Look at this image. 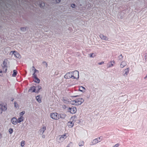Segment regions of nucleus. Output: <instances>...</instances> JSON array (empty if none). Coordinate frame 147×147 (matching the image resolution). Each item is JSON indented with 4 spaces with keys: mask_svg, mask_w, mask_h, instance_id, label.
I'll return each mask as SVG.
<instances>
[{
    "mask_svg": "<svg viewBox=\"0 0 147 147\" xmlns=\"http://www.w3.org/2000/svg\"><path fill=\"white\" fill-rule=\"evenodd\" d=\"M127 99V96L126 95L123 94L121 93L118 94L117 98L116 99L117 102L120 103H124Z\"/></svg>",
    "mask_w": 147,
    "mask_h": 147,
    "instance_id": "nucleus-1",
    "label": "nucleus"
},
{
    "mask_svg": "<svg viewBox=\"0 0 147 147\" xmlns=\"http://www.w3.org/2000/svg\"><path fill=\"white\" fill-rule=\"evenodd\" d=\"M84 101V100L82 98H80L75 100H71L70 101V103L72 105L77 106L81 105Z\"/></svg>",
    "mask_w": 147,
    "mask_h": 147,
    "instance_id": "nucleus-2",
    "label": "nucleus"
},
{
    "mask_svg": "<svg viewBox=\"0 0 147 147\" xmlns=\"http://www.w3.org/2000/svg\"><path fill=\"white\" fill-rule=\"evenodd\" d=\"M77 117L74 116L71 117L69 121L67 123V126L69 128H72L74 125V123L76 120Z\"/></svg>",
    "mask_w": 147,
    "mask_h": 147,
    "instance_id": "nucleus-3",
    "label": "nucleus"
},
{
    "mask_svg": "<svg viewBox=\"0 0 147 147\" xmlns=\"http://www.w3.org/2000/svg\"><path fill=\"white\" fill-rule=\"evenodd\" d=\"M41 89V87L39 86H38L36 87L33 86L29 89V91L31 92L38 93L39 92V90Z\"/></svg>",
    "mask_w": 147,
    "mask_h": 147,
    "instance_id": "nucleus-4",
    "label": "nucleus"
},
{
    "mask_svg": "<svg viewBox=\"0 0 147 147\" xmlns=\"http://www.w3.org/2000/svg\"><path fill=\"white\" fill-rule=\"evenodd\" d=\"M7 109V105L2 102L0 103V112L2 113L3 112H5Z\"/></svg>",
    "mask_w": 147,
    "mask_h": 147,
    "instance_id": "nucleus-5",
    "label": "nucleus"
},
{
    "mask_svg": "<svg viewBox=\"0 0 147 147\" xmlns=\"http://www.w3.org/2000/svg\"><path fill=\"white\" fill-rule=\"evenodd\" d=\"M71 76H72V79H75L78 80L79 78V72L77 71H73L71 72Z\"/></svg>",
    "mask_w": 147,
    "mask_h": 147,
    "instance_id": "nucleus-6",
    "label": "nucleus"
},
{
    "mask_svg": "<svg viewBox=\"0 0 147 147\" xmlns=\"http://www.w3.org/2000/svg\"><path fill=\"white\" fill-rule=\"evenodd\" d=\"M50 117L52 119L58 120L59 118L57 113L56 112L52 113L50 114Z\"/></svg>",
    "mask_w": 147,
    "mask_h": 147,
    "instance_id": "nucleus-7",
    "label": "nucleus"
},
{
    "mask_svg": "<svg viewBox=\"0 0 147 147\" xmlns=\"http://www.w3.org/2000/svg\"><path fill=\"white\" fill-rule=\"evenodd\" d=\"M66 138V134H64L58 137L57 138V140L58 142L60 143L62 142Z\"/></svg>",
    "mask_w": 147,
    "mask_h": 147,
    "instance_id": "nucleus-8",
    "label": "nucleus"
},
{
    "mask_svg": "<svg viewBox=\"0 0 147 147\" xmlns=\"http://www.w3.org/2000/svg\"><path fill=\"white\" fill-rule=\"evenodd\" d=\"M9 55L11 56L13 55L16 58H20L21 57L20 55L17 51H11L9 53Z\"/></svg>",
    "mask_w": 147,
    "mask_h": 147,
    "instance_id": "nucleus-9",
    "label": "nucleus"
},
{
    "mask_svg": "<svg viewBox=\"0 0 147 147\" xmlns=\"http://www.w3.org/2000/svg\"><path fill=\"white\" fill-rule=\"evenodd\" d=\"M67 110L68 112L72 114L75 113L77 111V109L75 107H72L71 108L67 107Z\"/></svg>",
    "mask_w": 147,
    "mask_h": 147,
    "instance_id": "nucleus-10",
    "label": "nucleus"
},
{
    "mask_svg": "<svg viewBox=\"0 0 147 147\" xmlns=\"http://www.w3.org/2000/svg\"><path fill=\"white\" fill-rule=\"evenodd\" d=\"M101 140V137H100L93 139L92 142V143L93 145H95L100 142Z\"/></svg>",
    "mask_w": 147,
    "mask_h": 147,
    "instance_id": "nucleus-11",
    "label": "nucleus"
},
{
    "mask_svg": "<svg viewBox=\"0 0 147 147\" xmlns=\"http://www.w3.org/2000/svg\"><path fill=\"white\" fill-rule=\"evenodd\" d=\"M11 122L13 125H16L18 123V119L15 117H13L11 119Z\"/></svg>",
    "mask_w": 147,
    "mask_h": 147,
    "instance_id": "nucleus-12",
    "label": "nucleus"
},
{
    "mask_svg": "<svg viewBox=\"0 0 147 147\" xmlns=\"http://www.w3.org/2000/svg\"><path fill=\"white\" fill-rule=\"evenodd\" d=\"M29 70L30 73L32 74L33 76H34V74H35V73L36 72H38V71L37 70L34 66L31 67L29 69Z\"/></svg>",
    "mask_w": 147,
    "mask_h": 147,
    "instance_id": "nucleus-13",
    "label": "nucleus"
},
{
    "mask_svg": "<svg viewBox=\"0 0 147 147\" xmlns=\"http://www.w3.org/2000/svg\"><path fill=\"white\" fill-rule=\"evenodd\" d=\"M72 77L71 72L67 73L64 76V78L66 79H72Z\"/></svg>",
    "mask_w": 147,
    "mask_h": 147,
    "instance_id": "nucleus-14",
    "label": "nucleus"
},
{
    "mask_svg": "<svg viewBox=\"0 0 147 147\" xmlns=\"http://www.w3.org/2000/svg\"><path fill=\"white\" fill-rule=\"evenodd\" d=\"M46 127L45 126H43L39 130L40 134L41 135H42L46 130Z\"/></svg>",
    "mask_w": 147,
    "mask_h": 147,
    "instance_id": "nucleus-15",
    "label": "nucleus"
},
{
    "mask_svg": "<svg viewBox=\"0 0 147 147\" xmlns=\"http://www.w3.org/2000/svg\"><path fill=\"white\" fill-rule=\"evenodd\" d=\"M99 37L100 38L103 40H108V38L107 36L102 34H100Z\"/></svg>",
    "mask_w": 147,
    "mask_h": 147,
    "instance_id": "nucleus-16",
    "label": "nucleus"
},
{
    "mask_svg": "<svg viewBox=\"0 0 147 147\" xmlns=\"http://www.w3.org/2000/svg\"><path fill=\"white\" fill-rule=\"evenodd\" d=\"M9 61L7 59H5L4 60L3 64L4 67H7V64L9 63Z\"/></svg>",
    "mask_w": 147,
    "mask_h": 147,
    "instance_id": "nucleus-17",
    "label": "nucleus"
},
{
    "mask_svg": "<svg viewBox=\"0 0 147 147\" xmlns=\"http://www.w3.org/2000/svg\"><path fill=\"white\" fill-rule=\"evenodd\" d=\"M33 76L34 78V82L37 83H39L40 82V80L37 78L36 75L35 74H34V76Z\"/></svg>",
    "mask_w": 147,
    "mask_h": 147,
    "instance_id": "nucleus-18",
    "label": "nucleus"
},
{
    "mask_svg": "<svg viewBox=\"0 0 147 147\" xmlns=\"http://www.w3.org/2000/svg\"><path fill=\"white\" fill-rule=\"evenodd\" d=\"M42 97L40 95L37 96L36 97V100L39 102L41 103V99Z\"/></svg>",
    "mask_w": 147,
    "mask_h": 147,
    "instance_id": "nucleus-19",
    "label": "nucleus"
},
{
    "mask_svg": "<svg viewBox=\"0 0 147 147\" xmlns=\"http://www.w3.org/2000/svg\"><path fill=\"white\" fill-rule=\"evenodd\" d=\"M24 117L22 116H20V117L18 119V123H20L21 122H22L24 120Z\"/></svg>",
    "mask_w": 147,
    "mask_h": 147,
    "instance_id": "nucleus-20",
    "label": "nucleus"
},
{
    "mask_svg": "<svg viewBox=\"0 0 147 147\" xmlns=\"http://www.w3.org/2000/svg\"><path fill=\"white\" fill-rule=\"evenodd\" d=\"M79 90L82 92L83 93L85 91V88L83 86H81L79 88Z\"/></svg>",
    "mask_w": 147,
    "mask_h": 147,
    "instance_id": "nucleus-21",
    "label": "nucleus"
},
{
    "mask_svg": "<svg viewBox=\"0 0 147 147\" xmlns=\"http://www.w3.org/2000/svg\"><path fill=\"white\" fill-rule=\"evenodd\" d=\"M126 65V63L124 61H123L121 62L120 65V66L121 67L123 68Z\"/></svg>",
    "mask_w": 147,
    "mask_h": 147,
    "instance_id": "nucleus-22",
    "label": "nucleus"
},
{
    "mask_svg": "<svg viewBox=\"0 0 147 147\" xmlns=\"http://www.w3.org/2000/svg\"><path fill=\"white\" fill-rule=\"evenodd\" d=\"M66 117V115L65 114L63 113L61 114L60 115V117L61 118L64 119H65Z\"/></svg>",
    "mask_w": 147,
    "mask_h": 147,
    "instance_id": "nucleus-23",
    "label": "nucleus"
},
{
    "mask_svg": "<svg viewBox=\"0 0 147 147\" xmlns=\"http://www.w3.org/2000/svg\"><path fill=\"white\" fill-rule=\"evenodd\" d=\"M84 145V142L83 141H80L78 143V146H83Z\"/></svg>",
    "mask_w": 147,
    "mask_h": 147,
    "instance_id": "nucleus-24",
    "label": "nucleus"
},
{
    "mask_svg": "<svg viewBox=\"0 0 147 147\" xmlns=\"http://www.w3.org/2000/svg\"><path fill=\"white\" fill-rule=\"evenodd\" d=\"M17 74V71L16 70L14 69L13 71V74H12V76L13 77H15Z\"/></svg>",
    "mask_w": 147,
    "mask_h": 147,
    "instance_id": "nucleus-25",
    "label": "nucleus"
},
{
    "mask_svg": "<svg viewBox=\"0 0 147 147\" xmlns=\"http://www.w3.org/2000/svg\"><path fill=\"white\" fill-rule=\"evenodd\" d=\"M25 145V142L24 140L20 142V146L21 147H24Z\"/></svg>",
    "mask_w": 147,
    "mask_h": 147,
    "instance_id": "nucleus-26",
    "label": "nucleus"
},
{
    "mask_svg": "<svg viewBox=\"0 0 147 147\" xmlns=\"http://www.w3.org/2000/svg\"><path fill=\"white\" fill-rule=\"evenodd\" d=\"M115 62L114 61H112V62H111L110 63V64H109V67H111L113 66V64Z\"/></svg>",
    "mask_w": 147,
    "mask_h": 147,
    "instance_id": "nucleus-27",
    "label": "nucleus"
},
{
    "mask_svg": "<svg viewBox=\"0 0 147 147\" xmlns=\"http://www.w3.org/2000/svg\"><path fill=\"white\" fill-rule=\"evenodd\" d=\"M129 72V69H127L125 70V74L127 75Z\"/></svg>",
    "mask_w": 147,
    "mask_h": 147,
    "instance_id": "nucleus-28",
    "label": "nucleus"
},
{
    "mask_svg": "<svg viewBox=\"0 0 147 147\" xmlns=\"http://www.w3.org/2000/svg\"><path fill=\"white\" fill-rule=\"evenodd\" d=\"M9 132L10 134H11L13 132V129L12 128H10L9 129Z\"/></svg>",
    "mask_w": 147,
    "mask_h": 147,
    "instance_id": "nucleus-29",
    "label": "nucleus"
},
{
    "mask_svg": "<svg viewBox=\"0 0 147 147\" xmlns=\"http://www.w3.org/2000/svg\"><path fill=\"white\" fill-rule=\"evenodd\" d=\"M25 111H22L20 113V116H22L25 113Z\"/></svg>",
    "mask_w": 147,
    "mask_h": 147,
    "instance_id": "nucleus-30",
    "label": "nucleus"
},
{
    "mask_svg": "<svg viewBox=\"0 0 147 147\" xmlns=\"http://www.w3.org/2000/svg\"><path fill=\"white\" fill-rule=\"evenodd\" d=\"M43 63L46 67L47 66V63L46 62L44 61L43 62Z\"/></svg>",
    "mask_w": 147,
    "mask_h": 147,
    "instance_id": "nucleus-31",
    "label": "nucleus"
},
{
    "mask_svg": "<svg viewBox=\"0 0 147 147\" xmlns=\"http://www.w3.org/2000/svg\"><path fill=\"white\" fill-rule=\"evenodd\" d=\"M119 146V144H115V145L113 146L112 147H118Z\"/></svg>",
    "mask_w": 147,
    "mask_h": 147,
    "instance_id": "nucleus-32",
    "label": "nucleus"
},
{
    "mask_svg": "<svg viewBox=\"0 0 147 147\" xmlns=\"http://www.w3.org/2000/svg\"><path fill=\"white\" fill-rule=\"evenodd\" d=\"M3 76L2 71L1 70H0V76Z\"/></svg>",
    "mask_w": 147,
    "mask_h": 147,
    "instance_id": "nucleus-33",
    "label": "nucleus"
},
{
    "mask_svg": "<svg viewBox=\"0 0 147 147\" xmlns=\"http://www.w3.org/2000/svg\"><path fill=\"white\" fill-rule=\"evenodd\" d=\"M71 6L72 8H74L75 7V5L74 4H72L71 5Z\"/></svg>",
    "mask_w": 147,
    "mask_h": 147,
    "instance_id": "nucleus-34",
    "label": "nucleus"
},
{
    "mask_svg": "<svg viewBox=\"0 0 147 147\" xmlns=\"http://www.w3.org/2000/svg\"><path fill=\"white\" fill-rule=\"evenodd\" d=\"M20 30H21L24 31L25 30V29L24 28H20Z\"/></svg>",
    "mask_w": 147,
    "mask_h": 147,
    "instance_id": "nucleus-35",
    "label": "nucleus"
},
{
    "mask_svg": "<svg viewBox=\"0 0 147 147\" xmlns=\"http://www.w3.org/2000/svg\"><path fill=\"white\" fill-rule=\"evenodd\" d=\"M56 1L57 3H59L60 2V0H56Z\"/></svg>",
    "mask_w": 147,
    "mask_h": 147,
    "instance_id": "nucleus-36",
    "label": "nucleus"
},
{
    "mask_svg": "<svg viewBox=\"0 0 147 147\" xmlns=\"http://www.w3.org/2000/svg\"><path fill=\"white\" fill-rule=\"evenodd\" d=\"M42 138H45V135H43L42 136Z\"/></svg>",
    "mask_w": 147,
    "mask_h": 147,
    "instance_id": "nucleus-37",
    "label": "nucleus"
},
{
    "mask_svg": "<svg viewBox=\"0 0 147 147\" xmlns=\"http://www.w3.org/2000/svg\"><path fill=\"white\" fill-rule=\"evenodd\" d=\"M93 55V53H92V54H91L90 55V57H93L92 56V55Z\"/></svg>",
    "mask_w": 147,
    "mask_h": 147,
    "instance_id": "nucleus-38",
    "label": "nucleus"
},
{
    "mask_svg": "<svg viewBox=\"0 0 147 147\" xmlns=\"http://www.w3.org/2000/svg\"><path fill=\"white\" fill-rule=\"evenodd\" d=\"M119 56L120 57H121V58H122L123 57L121 55H120Z\"/></svg>",
    "mask_w": 147,
    "mask_h": 147,
    "instance_id": "nucleus-39",
    "label": "nucleus"
},
{
    "mask_svg": "<svg viewBox=\"0 0 147 147\" xmlns=\"http://www.w3.org/2000/svg\"><path fill=\"white\" fill-rule=\"evenodd\" d=\"M14 104H15V106L16 107V103L15 102L14 103Z\"/></svg>",
    "mask_w": 147,
    "mask_h": 147,
    "instance_id": "nucleus-40",
    "label": "nucleus"
},
{
    "mask_svg": "<svg viewBox=\"0 0 147 147\" xmlns=\"http://www.w3.org/2000/svg\"><path fill=\"white\" fill-rule=\"evenodd\" d=\"M1 134H0V137H1Z\"/></svg>",
    "mask_w": 147,
    "mask_h": 147,
    "instance_id": "nucleus-41",
    "label": "nucleus"
},
{
    "mask_svg": "<svg viewBox=\"0 0 147 147\" xmlns=\"http://www.w3.org/2000/svg\"><path fill=\"white\" fill-rule=\"evenodd\" d=\"M76 96H74V97H76Z\"/></svg>",
    "mask_w": 147,
    "mask_h": 147,
    "instance_id": "nucleus-42",
    "label": "nucleus"
},
{
    "mask_svg": "<svg viewBox=\"0 0 147 147\" xmlns=\"http://www.w3.org/2000/svg\"><path fill=\"white\" fill-rule=\"evenodd\" d=\"M69 147V146H67V147Z\"/></svg>",
    "mask_w": 147,
    "mask_h": 147,
    "instance_id": "nucleus-43",
    "label": "nucleus"
}]
</instances>
